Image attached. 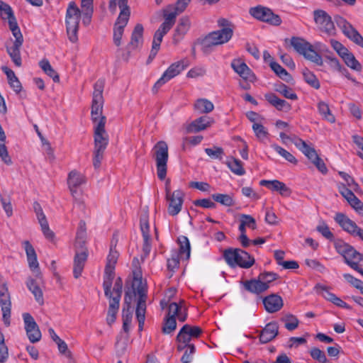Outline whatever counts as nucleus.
Wrapping results in <instances>:
<instances>
[{
	"mask_svg": "<svg viewBox=\"0 0 363 363\" xmlns=\"http://www.w3.org/2000/svg\"><path fill=\"white\" fill-rule=\"evenodd\" d=\"M104 85V79H98L94 85L91 115L94 123V150L105 151L108 144V135L105 129L106 118L102 115Z\"/></svg>",
	"mask_w": 363,
	"mask_h": 363,
	"instance_id": "nucleus-1",
	"label": "nucleus"
},
{
	"mask_svg": "<svg viewBox=\"0 0 363 363\" xmlns=\"http://www.w3.org/2000/svg\"><path fill=\"white\" fill-rule=\"evenodd\" d=\"M132 288V292L126 291L125 294L124 302L125 305L126 306L125 310H128V312L131 311V303L133 298L135 296L136 294H138V299L135 313L138 321V330L142 331L145 319L147 286L146 284L143 283L142 278L138 274H134Z\"/></svg>",
	"mask_w": 363,
	"mask_h": 363,
	"instance_id": "nucleus-2",
	"label": "nucleus"
},
{
	"mask_svg": "<svg viewBox=\"0 0 363 363\" xmlns=\"http://www.w3.org/2000/svg\"><path fill=\"white\" fill-rule=\"evenodd\" d=\"M176 317L181 322H184L186 319L187 312L184 301H180L179 303L172 302L169 305L168 314L162 327L164 333L169 334L176 329Z\"/></svg>",
	"mask_w": 363,
	"mask_h": 363,
	"instance_id": "nucleus-3",
	"label": "nucleus"
},
{
	"mask_svg": "<svg viewBox=\"0 0 363 363\" xmlns=\"http://www.w3.org/2000/svg\"><path fill=\"white\" fill-rule=\"evenodd\" d=\"M223 258L231 267H240L249 269L255 264V258L239 248H228L223 252Z\"/></svg>",
	"mask_w": 363,
	"mask_h": 363,
	"instance_id": "nucleus-4",
	"label": "nucleus"
},
{
	"mask_svg": "<svg viewBox=\"0 0 363 363\" xmlns=\"http://www.w3.org/2000/svg\"><path fill=\"white\" fill-rule=\"evenodd\" d=\"M202 332V329L199 326H191L189 324L184 325L177 336L178 351H182L186 347H188V349L191 350V352H195V346L193 343H191V341L199 337Z\"/></svg>",
	"mask_w": 363,
	"mask_h": 363,
	"instance_id": "nucleus-5",
	"label": "nucleus"
},
{
	"mask_svg": "<svg viewBox=\"0 0 363 363\" xmlns=\"http://www.w3.org/2000/svg\"><path fill=\"white\" fill-rule=\"evenodd\" d=\"M81 13V11L74 2L72 1L69 4L66 12L65 22L67 35L72 43H76L78 40L77 32Z\"/></svg>",
	"mask_w": 363,
	"mask_h": 363,
	"instance_id": "nucleus-6",
	"label": "nucleus"
},
{
	"mask_svg": "<svg viewBox=\"0 0 363 363\" xmlns=\"http://www.w3.org/2000/svg\"><path fill=\"white\" fill-rule=\"evenodd\" d=\"M153 152L157 177L160 180H164L167 175V164L169 157L167 144L164 141H159L154 146Z\"/></svg>",
	"mask_w": 363,
	"mask_h": 363,
	"instance_id": "nucleus-7",
	"label": "nucleus"
},
{
	"mask_svg": "<svg viewBox=\"0 0 363 363\" xmlns=\"http://www.w3.org/2000/svg\"><path fill=\"white\" fill-rule=\"evenodd\" d=\"M291 45L294 50L304 57L318 65H323V59L321 56L317 53L313 48V46L304 39L292 37L291 39Z\"/></svg>",
	"mask_w": 363,
	"mask_h": 363,
	"instance_id": "nucleus-8",
	"label": "nucleus"
},
{
	"mask_svg": "<svg viewBox=\"0 0 363 363\" xmlns=\"http://www.w3.org/2000/svg\"><path fill=\"white\" fill-rule=\"evenodd\" d=\"M233 30L223 28L219 30L209 33L202 41V50L207 52L212 46L227 43L233 36Z\"/></svg>",
	"mask_w": 363,
	"mask_h": 363,
	"instance_id": "nucleus-9",
	"label": "nucleus"
},
{
	"mask_svg": "<svg viewBox=\"0 0 363 363\" xmlns=\"http://www.w3.org/2000/svg\"><path fill=\"white\" fill-rule=\"evenodd\" d=\"M335 220L339 224L342 229L353 238H358L363 241V229L357 224L342 213H336Z\"/></svg>",
	"mask_w": 363,
	"mask_h": 363,
	"instance_id": "nucleus-10",
	"label": "nucleus"
},
{
	"mask_svg": "<svg viewBox=\"0 0 363 363\" xmlns=\"http://www.w3.org/2000/svg\"><path fill=\"white\" fill-rule=\"evenodd\" d=\"M335 21L337 27L340 28L347 38L355 44L363 48V37L350 22L341 16H336Z\"/></svg>",
	"mask_w": 363,
	"mask_h": 363,
	"instance_id": "nucleus-11",
	"label": "nucleus"
},
{
	"mask_svg": "<svg viewBox=\"0 0 363 363\" xmlns=\"http://www.w3.org/2000/svg\"><path fill=\"white\" fill-rule=\"evenodd\" d=\"M250 13L255 18L272 26H279L281 23L280 16L267 7L258 6L251 8Z\"/></svg>",
	"mask_w": 363,
	"mask_h": 363,
	"instance_id": "nucleus-12",
	"label": "nucleus"
},
{
	"mask_svg": "<svg viewBox=\"0 0 363 363\" xmlns=\"http://www.w3.org/2000/svg\"><path fill=\"white\" fill-rule=\"evenodd\" d=\"M314 21L318 29L328 35H335L336 29L331 17L323 10L313 11Z\"/></svg>",
	"mask_w": 363,
	"mask_h": 363,
	"instance_id": "nucleus-13",
	"label": "nucleus"
},
{
	"mask_svg": "<svg viewBox=\"0 0 363 363\" xmlns=\"http://www.w3.org/2000/svg\"><path fill=\"white\" fill-rule=\"evenodd\" d=\"M186 66L187 65L185 64L184 60H180L172 63L163 73L162 77L156 82L152 88V91L154 92H157L162 85H164L172 78L179 75L182 71H183L186 67Z\"/></svg>",
	"mask_w": 363,
	"mask_h": 363,
	"instance_id": "nucleus-14",
	"label": "nucleus"
},
{
	"mask_svg": "<svg viewBox=\"0 0 363 363\" xmlns=\"http://www.w3.org/2000/svg\"><path fill=\"white\" fill-rule=\"evenodd\" d=\"M184 193L181 190H176L172 193L167 189V199L169 201L168 213L171 216L177 215L182 210Z\"/></svg>",
	"mask_w": 363,
	"mask_h": 363,
	"instance_id": "nucleus-15",
	"label": "nucleus"
},
{
	"mask_svg": "<svg viewBox=\"0 0 363 363\" xmlns=\"http://www.w3.org/2000/svg\"><path fill=\"white\" fill-rule=\"evenodd\" d=\"M25 329L29 340L31 342H37L41 338V333L35 323L34 318L30 313H24L23 315Z\"/></svg>",
	"mask_w": 363,
	"mask_h": 363,
	"instance_id": "nucleus-16",
	"label": "nucleus"
},
{
	"mask_svg": "<svg viewBox=\"0 0 363 363\" xmlns=\"http://www.w3.org/2000/svg\"><path fill=\"white\" fill-rule=\"evenodd\" d=\"M144 28L142 24L138 23L135 26L130 37V40L127 45L128 52L140 49L143 44Z\"/></svg>",
	"mask_w": 363,
	"mask_h": 363,
	"instance_id": "nucleus-17",
	"label": "nucleus"
},
{
	"mask_svg": "<svg viewBox=\"0 0 363 363\" xmlns=\"http://www.w3.org/2000/svg\"><path fill=\"white\" fill-rule=\"evenodd\" d=\"M233 70L238 73L240 77L246 81L253 82L256 77L248 66L240 60H234L231 63Z\"/></svg>",
	"mask_w": 363,
	"mask_h": 363,
	"instance_id": "nucleus-18",
	"label": "nucleus"
},
{
	"mask_svg": "<svg viewBox=\"0 0 363 363\" xmlns=\"http://www.w3.org/2000/svg\"><path fill=\"white\" fill-rule=\"evenodd\" d=\"M214 123V120L207 116H201L186 126V131L188 133H198L206 130Z\"/></svg>",
	"mask_w": 363,
	"mask_h": 363,
	"instance_id": "nucleus-19",
	"label": "nucleus"
},
{
	"mask_svg": "<svg viewBox=\"0 0 363 363\" xmlns=\"http://www.w3.org/2000/svg\"><path fill=\"white\" fill-rule=\"evenodd\" d=\"M191 25V21L188 16H183L179 19L174 31L172 40L174 44H177L184 38L189 30Z\"/></svg>",
	"mask_w": 363,
	"mask_h": 363,
	"instance_id": "nucleus-20",
	"label": "nucleus"
},
{
	"mask_svg": "<svg viewBox=\"0 0 363 363\" xmlns=\"http://www.w3.org/2000/svg\"><path fill=\"white\" fill-rule=\"evenodd\" d=\"M86 182L84 174L77 170L71 171L67 177V185L72 196L77 192V188Z\"/></svg>",
	"mask_w": 363,
	"mask_h": 363,
	"instance_id": "nucleus-21",
	"label": "nucleus"
},
{
	"mask_svg": "<svg viewBox=\"0 0 363 363\" xmlns=\"http://www.w3.org/2000/svg\"><path fill=\"white\" fill-rule=\"evenodd\" d=\"M279 333V326L276 322H270L260 331L259 342L266 344L274 339Z\"/></svg>",
	"mask_w": 363,
	"mask_h": 363,
	"instance_id": "nucleus-22",
	"label": "nucleus"
},
{
	"mask_svg": "<svg viewBox=\"0 0 363 363\" xmlns=\"http://www.w3.org/2000/svg\"><path fill=\"white\" fill-rule=\"evenodd\" d=\"M263 304L267 312L275 313L282 308L284 303L280 296L271 294L264 298Z\"/></svg>",
	"mask_w": 363,
	"mask_h": 363,
	"instance_id": "nucleus-23",
	"label": "nucleus"
},
{
	"mask_svg": "<svg viewBox=\"0 0 363 363\" xmlns=\"http://www.w3.org/2000/svg\"><path fill=\"white\" fill-rule=\"evenodd\" d=\"M245 289L250 293L259 294L264 292L269 288V285L262 281L259 277L256 279L247 280L242 282Z\"/></svg>",
	"mask_w": 363,
	"mask_h": 363,
	"instance_id": "nucleus-24",
	"label": "nucleus"
},
{
	"mask_svg": "<svg viewBox=\"0 0 363 363\" xmlns=\"http://www.w3.org/2000/svg\"><path fill=\"white\" fill-rule=\"evenodd\" d=\"M128 20H126V17L123 18L121 16H118L116 23L113 26V43L116 46H120L121 45L122 37L124 33V29L127 26Z\"/></svg>",
	"mask_w": 363,
	"mask_h": 363,
	"instance_id": "nucleus-25",
	"label": "nucleus"
},
{
	"mask_svg": "<svg viewBox=\"0 0 363 363\" xmlns=\"http://www.w3.org/2000/svg\"><path fill=\"white\" fill-rule=\"evenodd\" d=\"M87 259L86 250H82L81 252L76 251V254L74 259V269L73 274L74 278H79L83 269L84 267L85 262Z\"/></svg>",
	"mask_w": 363,
	"mask_h": 363,
	"instance_id": "nucleus-26",
	"label": "nucleus"
},
{
	"mask_svg": "<svg viewBox=\"0 0 363 363\" xmlns=\"http://www.w3.org/2000/svg\"><path fill=\"white\" fill-rule=\"evenodd\" d=\"M23 42V40H15L12 46H6V51L9 55L17 67H21L22 65L20 48L22 46Z\"/></svg>",
	"mask_w": 363,
	"mask_h": 363,
	"instance_id": "nucleus-27",
	"label": "nucleus"
},
{
	"mask_svg": "<svg viewBox=\"0 0 363 363\" xmlns=\"http://www.w3.org/2000/svg\"><path fill=\"white\" fill-rule=\"evenodd\" d=\"M265 99L279 111H289L291 110V105L285 100L279 99L273 93H267L264 94Z\"/></svg>",
	"mask_w": 363,
	"mask_h": 363,
	"instance_id": "nucleus-28",
	"label": "nucleus"
},
{
	"mask_svg": "<svg viewBox=\"0 0 363 363\" xmlns=\"http://www.w3.org/2000/svg\"><path fill=\"white\" fill-rule=\"evenodd\" d=\"M292 142L296 147L301 150L311 161L313 160L318 155L313 147H310L307 143L301 138L295 137Z\"/></svg>",
	"mask_w": 363,
	"mask_h": 363,
	"instance_id": "nucleus-29",
	"label": "nucleus"
},
{
	"mask_svg": "<svg viewBox=\"0 0 363 363\" xmlns=\"http://www.w3.org/2000/svg\"><path fill=\"white\" fill-rule=\"evenodd\" d=\"M169 30H170L166 28L165 27H163L162 25H160L159 28L156 30L152 40L150 56L155 57L157 55L164 35H166Z\"/></svg>",
	"mask_w": 363,
	"mask_h": 363,
	"instance_id": "nucleus-30",
	"label": "nucleus"
},
{
	"mask_svg": "<svg viewBox=\"0 0 363 363\" xmlns=\"http://www.w3.org/2000/svg\"><path fill=\"white\" fill-rule=\"evenodd\" d=\"M179 14V13L177 11L173 9V5L167 6L163 10L164 21L161 25H162L163 27L170 30L174 25L176 18Z\"/></svg>",
	"mask_w": 363,
	"mask_h": 363,
	"instance_id": "nucleus-31",
	"label": "nucleus"
},
{
	"mask_svg": "<svg viewBox=\"0 0 363 363\" xmlns=\"http://www.w3.org/2000/svg\"><path fill=\"white\" fill-rule=\"evenodd\" d=\"M0 305L3 313V320L6 325L10 324L11 302L10 294H7L0 296Z\"/></svg>",
	"mask_w": 363,
	"mask_h": 363,
	"instance_id": "nucleus-32",
	"label": "nucleus"
},
{
	"mask_svg": "<svg viewBox=\"0 0 363 363\" xmlns=\"http://www.w3.org/2000/svg\"><path fill=\"white\" fill-rule=\"evenodd\" d=\"M108 299L109 306L107 313L106 322L109 325H111L116 320V315L119 309L120 301H118V297Z\"/></svg>",
	"mask_w": 363,
	"mask_h": 363,
	"instance_id": "nucleus-33",
	"label": "nucleus"
},
{
	"mask_svg": "<svg viewBox=\"0 0 363 363\" xmlns=\"http://www.w3.org/2000/svg\"><path fill=\"white\" fill-rule=\"evenodd\" d=\"M26 286L29 291L33 294L35 301L40 305H43L44 303L43 291L36 281L32 278H29L26 281Z\"/></svg>",
	"mask_w": 363,
	"mask_h": 363,
	"instance_id": "nucleus-34",
	"label": "nucleus"
},
{
	"mask_svg": "<svg viewBox=\"0 0 363 363\" xmlns=\"http://www.w3.org/2000/svg\"><path fill=\"white\" fill-rule=\"evenodd\" d=\"M194 108L199 113H208L214 109V105L206 99H199L195 101Z\"/></svg>",
	"mask_w": 363,
	"mask_h": 363,
	"instance_id": "nucleus-35",
	"label": "nucleus"
},
{
	"mask_svg": "<svg viewBox=\"0 0 363 363\" xmlns=\"http://www.w3.org/2000/svg\"><path fill=\"white\" fill-rule=\"evenodd\" d=\"M2 70L6 74L11 87L14 91L19 93L21 91L22 86L14 72L6 67H3Z\"/></svg>",
	"mask_w": 363,
	"mask_h": 363,
	"instance_id": "nucleus-36",
	"label": "nucleus"
},
{
	"mask_svg": "<svg viewBox=\"0 0 363 363\" xmlns=\"http://www.w3.org/2000/svg\"><path fill=\"white\" fill-rule=\"evenodd\" d=\"M115 269H110L105 268L104 283L103 286L104 289V294L106 297L111 296V289L113 284V281L115 277Z\"/></svg>",
	"mask_w": 363,
	"mask_h": 363,
	"instance_id": "nucleus-37",
	"label": "nucleus"
},
{
	"mask_svg": "<svg viewBox=\"0 0 363 363\" xmlns=\"http://www.w3.org/2000/svg\"><path fill=\"white\" fill-rule=\"evenodd\" d=\"M345 262L347 264H348L351 268L353 269L354 264H358V263L363 260V255L357 252L354 247L353 250L350 252L348 250L347 252L344 256Z\"/></svg>",
	"mask_w": 363,
	"mask_h": 363,
	"instance_id": "nucleus-38",
	"label": "nucleus"
},
{
	"mask_svg": "<svg viewBox=\"0 0 363 363\" xmlns=\"http://www.w3.org/2000/svg\"><path fill=\"white\" fill-rule=\"evenodd\" d=\"M179 244V255L188 259L190 257L191 247L189 239L186 236H180L178 238Z\"/></svg>",
	"mask_w": 363,
	"mask_h": 363,
	"instance_id": "nucleus-39",
	"label": "nucleus"
},
{
	"mask_svg": "<svg viewBox=\"0 0 363 363\" xmlns=\"http://www.w3.org/2000/svg\"><path fill=\"white\" fill-rule=\"evenodd\" d=\"M226 164L235 174L242 176L245 174L242 162L240 160L232 157L228 160Z\"/></svg>",
	"mask_w": 363,
	"mask_h": 363,
	"instance_id": "nucleus-40",
	"label": "nucleus"
},
{
	"mask_svg": "<svg viewBox=\"0 0 363 363\" xmlns=\"http://www.w3.org/2000/svg\"><path fill=\"white\" fill-rule=\"evenodd\" d=\"M39 65L40 68L43 70V72L48 74L50 77H51L55 82H60V77L56 71L52 67L49 61L46 59L42 60L39 62Z\"/></svg>",
	"mask_w": 363,
	"mask_h": 363,
	"instance_id": "nucleus-41",
	"label": "nucleus"
},
{
	"mask_svg": "<svg viewBox=\"0 0 363 363\" xmlns=\"http://www.w3.org/2000/svg\"><path fill=\"white\" fill-rule=\"evenodd\" d=\"M272 69L279 76L281 79L289 82L292 80V77L288 72L283 68L279 63L271 61L269 62Z\"/></svg>",
	"mask_w": 363,
	"mask_h": 363,
	"instance_id": "nucleus-42",
	"label": "nucleus"
},
{
	"mask_svg": "<svg viewBox=\"0 0 363 363\" xmlns=\"http://www.w3.org/2000/svg\"><path fill=\"white\" fill-rule=\"evenodd\" d=\"M318 109L319 113L322 116L323 119L331 123H335V118L332 114L328 104L325 103L324 101H320L318 104Z\"/></svg>",
	"mask_w": 363,
	"mask_h": 363,
	"instance_id": "nucleus-43",
	"label": "nucleus"
},
{
	"mask_svg": "<svg viewBox=\"0 0 363 363\" xmlns=\"http://www.w3.org/2000/svg\"><path fill=\"white\" fill-rule=\"evenodd\" d=\"M275 91L280 93L286 99L291 100H296L298 99L296 94L292 90V89L288 87L284 84L277 85L275 87Z\"/></svg>",
	"mask_w": 363,
	"mask_h": 363,
	"instance_id": "nucleus-44",
	"label": "nucleus"
},
{
	"mask_svg": "<svg viewBox=\"0 0 363 363\" xmlns=\"http://www.w3.org/2000/svg\"><path fill=\"white\" fill-rule=\"evenodd\" d=\"M212 198L215 201L225 206L230 207L235 204L233 196L229 194H215L212 195Z\"/></svg>",
	"mask_w": 363,
	"mask_h": 363,
	"instance_id": "nucleus-45",
	"label": "nucleus"
},
{
	"mask_svg": "<svg viewBox=\"0 0 363 363\" xmlns=\"http://www.w3.org/2000/svg\"><path fill=\"white\" fill-rule=\"evenodd\" d=\"M303 75L305 82L308 84L315 89H318L320 88V84L319 80L313 72L306 69L303 71Z\"/></svg>",
	"mask_w": 363,
	"mask_h": 363,
	"instance_id": "nucleus-46",
	"label": "nucleus"
},
{
	"mask_svg": "<svg viewBox=\"0 0 363 363\" xmlns=\"http://www.w3.org/2000/svg\"><path fill=\"white\" fill-rule=\"evenodd\" d=\"M321 289L325 291V294H324L325 298L331 301L333 303L341 308L351 309V307L347 303L337 297L335 294L330 293L325 289V287L321 286Z\"/></svg>",
	"mask_w": 363,
	"mask_h": 363,
	"instance_id": "nucleus-47",
	"label": "nucleus"
},
{
	"mask_svg": "<svg viewBox=\"0 0 363 363\" xmlns=\"http://www.w3.org/2000/svg\"><path fill=\"white\" fill-rule=\"evenodd\" d=\"M281 321L284 323L285 328L289 331L295 330L298 325V320L295 315L291 314L284 316L281 318Z\"/></svg>",
	"mask_w": 363,
	"mask_h": 363,
	"instance_id": "nucleus-48",
	"label": "nucleus"
},
{
	"mask_svg": "<svg viewBox=\"0 0 363 363\" xmlns=\"http://www.w3.org/2000/svg\"><path fill=\"white\" fill-rule=\"evenodd\" d=\"M118 257V252L111 246L107 257V262L105 268L110 269L111 270L115 269Z\"/></svg>",
	"mask_w": 363,
	"mask_h": 363,
	"instance_id": "nucleus-49",
	"label": "nucleus"
},
{
	"mask_svg": "<svg viewBox=\"0 0 363 363\" xmlns=\"http://www.w3.org/2000/svg\"><path fill=\"white\" fill-rule=\"evenodd\" d=\"M272 147L281 157H283L288 162L292 163V164H296L297 160L295 158V157L291 154L289 152H288L286 150L284 149L283 147L277 145H272Z\"/></svg>",
	"mask_w": 363,
	"mask_h": 363,
	"instance_id": "nucleus-50",
	"label": "nucleus"
},
{
	"mask_svg": "<svg viewBox=\"0 0 363 363\" xmlns=\"http://www.w3.org/2000/svg\"><path fill=\"white\" fill-rule=\"evenodd\" d=\"M345 63L347 67L351 68L353 70L357 72H361L362 67L361 64L357 60L354 55L351 53L350 55H347L345 59L344 60Z\"/></svg>",
	"mask_w": 363,
	"mask_h": 363,
	"instance_id": "nucleus-51",
	"label": "nucleus"
},
{
	"mask_svg": "<svg viewBox=\"0 0 363 363\" xmlns=\"http://www.w3.org/2000/svg\"><path fill=\"white\" fill-rule=\"evenodd\" d=\"M0 15L4 20H9L15 17L11 7L2 1H0Z\"/></svg>",
	"mask_w": 363,
	"mask_h": 363,
	"instance_id": "nucleus-52",
	"label": "nucleus"
},
{
	"mask_svg": "<svg viewBox=\"0 0 363 363\" xmlns=\"http://www.w3.org/2000/svg\"><path fill=\"white\" fill-rule=\"evenodd\" d=\"M9 28L16 40H23V35L18 26L16 17L8 20Z\"/></svg>",
	"mask_w": 363,
	"mask_h": 363,
	"instance_id": "nucleus-53",
	"label": "nucleus"
},
{
	"mask_svg": "<svg viewBox=\"0 0 363 363\" xmlns=\"http://www.w3.org/2000/svg\"><path fill=\"white\" fill-rule=\"evenodd\" d=\"M205 152L213 160H221L224 155L223 149L217 146H214L212 148H206Z\"/></svg>",
	"mask_w": 363,
	"mask_h": 363,
	"instance_id": "nucleus-54",
	"label": "nucleus"
},
{
	"mask_svg": "<svg viewBox=\"0 0 363 363\" xmlns=\"http://www.w3.org/2000/svg\"><path fill=\"white\" fill-rule=\"evenodd\" d=\"M336 251L343 257L348 250H353V247L342 240H336L334 243Z\"/></svg>",
	"mask_w": 363,
	"mask_h": 363,
	"instance_id": "nucleus-55",
	"label": "nucleus"
},
{
	"mask_svg": "<svg viewBox=\"0 0 363 363\" xmlns=\"http://www.w3.org/2000/svg\"><path fill=\"white\" fill-rule=\"evenodd\" d=\"M123 289V281L121 277H118L116 279L113 291H111V296L107 297L108 298H118V301H120L122 294Z\"/></svg>",
	"mask_w": 363,
	"mask_h": 363,
	"instance_id": "nucleus-56",
	"label": "nucleus"
},
{
	"mask_svg": "<svg viewBox=\"0 0 363 363\" xmlns=\"http://www.w3.org/2000/svg\"><path fill=\"white\" fill-rule=\"evenodd\" d=\"M252 128L256 137L259 140H263L267 137V130L261 124V123H255Z\"/></svg>",
	"mask_w": 363,
	"mask_h": 363,
	"instance_id": "nucleus-57",
	"label": "nucleus"
},
{
	"mask_svg": "<svg viewBox=\"0 0 363 363\" xmlns=\"http://www.w3.org/2000/svg\"><path fill=\"white\" fill-rule=\"evenodd\" d=\"M311 357L320 363H327L328 359L323 351L318 347H313L310 350Z\"/></svg>",
	"mask_w": 363,
	"mask_h": 363,
	"instance_id": "nucleus-58",
	"label": "nucleus"
},
{
	"mask_svg": "<svg viewBox=\"0 0 363 363\" xmlns=\"http://www.w3.org/2000/svg\"><path fill=\"white\" fill-rule=\"evenodd\" d=\"M6 139L0 140V157L2 161L7 165L12 164L11 159L9 155L7 147L5 145Z\"/></svg>",
	"mask_w": 363,
	"mask_h": 363,
	"instance_id": "nucleus-59",
	"label": "nucleus"
},
{
	"mask_svg": "<svg viewBox=\"0 0 363 363\" xmlns=\"http://www.w3.org/2000/svg\"><path fill=\"white\" fill-rule=\"evenodd\" d=\"M121 9V12L118 16H121L123 18L126 17V20H129L130 17V9L128 6V0H116V6Z\"/></svg>",
	"mask_w": 363,
	"mask_h": 363,
	"instance_id": "nucleus-60",
	"label": "nucleus"
},
{
	"mask_svg": "<svg viewBox=\"0 0 363 363\" xmlns=\"http://www.w3.org/2000/svg\"><path fill=\"white\" fill-rule=\"evenodd\" d=\"M140 229L143 233V239H147L150 238V226H149V222L147 219V216L146 214L143 215L140 218Z\"/></svg>",
	"mask_w": 363,
	"mask_h": 363,
	"instance_id": "nucleus-61",
	"label": "nucleus"
},
{
	"mask_svg": "<svg viewBox=\"0 0 363 363\" xmlns=\"http://www.w3.org/2000/svg\"><path fill=\"white\" fill-rule=\"evenodd\" d=\"M350 205L359 214L363 215V203L354 195L347 200Z\"/></svg>",
	"mask_w": 363,
	"mask_h": 363,
	"instance_id": "nucleus-62",
	"label": "nucleus"
},
{
	"mask_svg": "<svg viewBox=\"0 0 363 363\" xmlns=\"http://www.w3.org/2000/svg\"><path fill=\"white\" fill-rule=\"evenodd\" d=\"M240 222L241 223H243L245 226H247L250 228H252V230L256 229V228H257L256 221H255V219L252 216H251L250 215H247V214H241L240 216Z\"/></svg>",
	"mask_w": 363,
	"mask_h": 363,
	"instance_id": "nucleus-63",
	"label": "nucleus"
},
{
	"mask_svg": "<svg viewBox=\"0 0 363 363\" xmlns=\"http://www.w3.org/2000/svg\"><path fill=\"white\" fill-rule=\"evenodd\" d=\"M281 182L274 179V180H261L259 184L261 186H264L271 189L272 191H278L279 189V186L281 184Z\"/></svg>",
	"mask_w": 363,
	"mask_h": 363,
	"instance_id": "nucleus-64",
	"label": "nucleus"
}]
</instances>
